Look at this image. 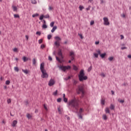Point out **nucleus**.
<instances>
[{"instance_id": "9d476101", "label": "nucleus", "mask_w": 131, "mask_h": 131, "mask_svg": "<svg viewBox=\"0 0 131 131\" xmlns=\"http://www.w3.org/2000/svg\"><path fill=\"white\" fill-rule=\"evenodd\" d=\"M17 120H13V121L12 123V126L14 127L17 124Z\"/></svg>"}, {"instance_id": "de8ad7c7", "label": "nucleus", "mask_w": 131, "mask_h": 131, "mask_svg": "<svg viewBox=\"0 0 131 131\" xmlns=\"http://www.w3.org/2000/svg\"><path fill=\"white\" fill-rule=\"evenodd\" d=\"M10 83V80H6V84L9 85Z\"/></svg>"}, {"instance_id": "58836bf2", "label": "nucleus", "mask_w": 131, "mask_h": 131, "mask_svg": "<svg viewBox=\"0 0 131 131\" xmlns=\"http://www.w3.org/2000/svg\"><path fill=\"white\" fill-rule=\"evenodd\" d=\"M36 34L40 36L41 35V32L40 31H37V32L36 33Z\"/></svg>"}, {"instance_id": "7ed1b4c3", "label": "nucleus", "mask_w": 131, "mask_h": 131, "mask_svg": "<svg viewBox=\"0 0 131 131\" xmlns=\"http://www.w3.org/2000/svg\"><path fill=\"white\" fill-rule=\"evenodd\" d=\"M76 92L77 94H81L82 97L84 96L85 91L84 85H78L77 89H76Z\"/></svg>"}, {"instance_id": "8fccbe9b", "label": "nucleus", "mask_w": 131, "mask_h": 131, "mask_svg": "<svg viewBox=\"0 0 131 131\" xmlns=\"http://www.w3.org/2000/svg\"><path fill=\"white\" fill-rule=\"evenodd\" d=\"M69 79H71V76H68V77L64 78L65 80H69Z\"/></svg>"}, {"instance_id": "f704fd0d", "label": "nucleus", "mask_w": 131, "mask_h": 131, "mask_svg": "<svg viewBox=\"0 0 131 131\" xmlns=\"http://www.w3.org/2000/svg\"><path fill=\"white\" fill-rule=\"evenodd\" d=\"M108 60H109V61H113V60H114V57H110L108 58Z\"/></svg>"}, {"instance_id": "f257e3e1", "label": "nucleus", "mask_w": 131, "mask_h": 131, "mask_svg": "<svg viewBox=\"0 0 131 131\" xmlns=\"http://www.w3.org/2000/svg\"><path fill=\"white\" fill-rule=\"evenodd\" d=\"M68 107L71 111L78 112L79 104L78 100L76 98L70 100L68 102Z\"/></svg>"}, {"instance_id": "0e129e2a", "label": "nucleus", "mask_w": 131, "mask_h": 131, "mask_svg": "<svg viewBox=\"0 0 131 131\" xmlns=\"http://www.w3.org/2000/svg\"><path fill=\"white\" fill-rule=\"evenodd\" d=\"M52 10H53V7H52V6H49V11H52Z\"/></svg>"}, {"instance_id": "cd10ccee", "label": "nucleus", "mask_w": 131, "mask_h": 131, "mask_svg": "<svg viewBox=\"0 0 131 131\" xmlns=\"http://www.w3.org/2000/svg\"><path fill=\"white\" fill-rule=\"evenodd\" d=\"M43 18H45V15H43V14H41L40 16L39 20H43Z\"/></svg>"}, {"instance_id": "20e7f679", "label": "nucleus", "mask_w": 131, "mask_h": 131, "mask_svg": "<svg viewBox=\"0 0 131 131\" xmlns=\"http://www.w3.org/2000/svg\"><path fill=\"white\" fill-rule=\"evenodd\" d=\"M54 38L56 40L54 42V45L57 47H60V41H61V38L59 36H55Z\"/></svg>"}, {"instance_id": "13d9d810", "label": "nucleus", "mask_w": 131, "mask_h": 131, "mask_svg": "<svg viewBox=\"0 0 131 131\" xmlns=\"http://www.w3.org/2000/svg\"><path fill=\"white\" fill-rule=\"evenodd\" d=\"M56 60L57 61H58V62H61V61H60L59 58H58V57L56 56Z\"/></svg>"}, {"instance_id": "f3484780", "label": "nucleus", "mask_w": 131, "mask_h": 131, "mask_svg": "<svg viewBox=\"0 0 131 131\" xmlns=\"http://www.w3.org/2000/svg\"><path fill=\"white\" fill-rule=\"evenodd\" d=\"M102 118H103V119H104V120H107V115H106V114H103V115L102 116Z\"/></svg>"}, {"instance_id": "473e14b6", "label": "nucleus", "mask_w": 131, "mask_h": 131, "mask_svg": "<svg viewBox=\"0 0 131 131\" xmlns=\"http://www.w3.org/2000/svg\"><path fill=\"white\" fill-rule=\"evenodd\" d=\"M54 25V21H51V23H50V27H53Z\"/></svg>"}, {"instance_id": "680f3d73", "label": "nucleus", "mask_w": 131, "mask_h": 131, "mask_svg": "<svg viewBox=\"0 0 131 131\" xmlns=\"http://www.w3.org/2000/svg\"><path fill=\"white\" fill-rule=\"evenodd\" d=\"M42 39H39V40H38V43H39V44L42 43Z\"/></svg>"}, {"instance_id": "052dcab7", "label": "nucleus", "mask_w": 131, "mask_h": 131, "mask_svg": "<svg viewBox=\"0 0 131 131\" xmlns=\"http://www.w3.org/2000/svg\"><path fill=\"white\" fill-rule=\"evenodd\" d=\"M91 8V6L89 5V7H87L86 8V11H90Z\"/></svg>"}, {"instance_id": "f8f14e48", "label": "nucleus", "mask_w": 131, "mask_h": 131, "mask_svg": "<svg viewBox=\"0 0 131 131\" xmlns=\"http://www.w3.org/2000/svg\"><path fill=\"white\" fill-rule=\"evenodd\" d=\"M57 29V26L53 27V28H52V29L51 30V32L52 33H53L54 32H55V30H56Z\"/></svg>"}, {"instance_id": "3c124183", "label": "nucleus", "mask_w": 131, "mask_h": 131, "mask_svg": "<svg viewBox=\"0 0 131 131\" xmlns=\"http://www.w3.org/2000/svg\"><path fill=\"white\" fill-rule=\"evenodd\" d=\"M44 18H50L49 14H46V15H44Z\"/></svg>"}, {"instance_id": "412c9836", "label": "nucleus", "mask_w": 131, "mask_h": 131, "mask_svg": "<svg viewBox=\"0 0 131 131\" xmlns=\"http://www.w3.org/2000/svg\"><path fill=\"white\" fill-rule=\"evenodd\" d=\"M78 116L79 118H81V119H83V116L80 113V112H79L78 113Z\"/></svg>"}, {"instance_id": "37998d69", "label": "nucleus", "mask_w": 131, "mask_h": 131, "mask_svg": "<svg viewBox=\"0 0 131 131\" xmlns=\"http://www.w3.org/2000/svg\"><path fill=\"white\" fill-rule=\"evenodd\" d=\"M14 70H15V71H16L17 72H18V71H19V69H18V67H14Z\"/></svg>"}, {"instance_id": "4be33fe9", "label": "nucleus", "mask_w": 131, "mask_h": 131, "mask_svg": "<svg viewBox=\"0 0 131 131\" xmlns=\"http://www.w3.org/2000/svg\"><path fill=\"white\" fill-rule=\"evenodd\" d=\"M22 71H23V72H24V73H25L26 74H28V73H29V71L27 70H25L23 69Z\"/></svg>"}, {"instance_id": "9b49d317", "label": "nucleus", "mask_w": 131, "mask_h": 131, "mask_svg": "<svg viewBox=\"0 0 131 131\" xmlns=\"http://www.w3.org/2000/svg\"><path fill=\"white\" fill-rule=\"evenodd\" d=\"M58 113H59V114H61L62 113V110H61V107L60 106H59L57 108Z\"/></svg>"}, {"instance_id": "2eb2a0df", "label": "nucleus", "mask_w": 131, "mask_h": 131, "mask_svg": "<svg viewBox=\"0 0 131 131\" xmlns=\"http://www.w3.org/2000/svg\"><path fill=\"white\" fill-rule=\"evenodd\" d=\"M106 55V53H104V54H101L100 57L101 58H102V59H103L104 58H105Z\"/></svg>"}, {"instance_id": "338daca9", "label": "nucleus", "mask_w": 131, "mask_h": 131, "mask_svg": "<svg viewBox=\"0 0 131 131\" xmlns=\"http://www.w3.org/2000/svg\"><path fill=\"white\" fill-rule=\"evenodd\" d=\"M25 104L26 105V106H28V105L29 104V102H28V101H25Z\"/></svg>"}, {"instance_id": "4d7b16f0", "label": "nucleus", "mask_w": 131, "mask_h": 131, "mask_svg": "<svg viewBox=\"0 0 131 131\" xmlns=\"http://www.w3.org/2000/svg\"><path fill=\"white\" fill-rule=\"evenodd\" d=\"M48 59H49V61H52V58L50 56H49L48 57Z\"/></svg>"}, {"instance_id": "5701e85b", "label": "nucleus", "mask_w": 131, "mask_h": 131, "mask_svg": "<svg viewBox=\"0 0 131 131\" xmlns=\"http://www.w3.org/2000/svg\"><path fill=\"white\" fill-rule=\"evenodd\" d=\"M48 26L46 25V23H45V24H43L42 28H43L44 29H46L47 28Z\"/></svg>"}, {"instance_id": "69168bd1", "label": "nucleus", "mask_w": 131, "mask_h": 131, "mask_svg": "<svg viewBox=\"0 0 131 131\" xmlns=\"http://www.w3.org/2000/svg\"><path fill=\"white\" fill-rule=\"evenodd\" d=\"M17 49L16 48H15V49H13V52H17Z\"/></svg>"}, {"instance_id": "864d4df0", "label": "nucleus", "mask_w": 131, "mask_h": 131, "mask_svg": "<svg viewBox=\"0 0 131 131\" xmlns=\"http://www.w3.org/2000/svg\"><path fill=\"white\" fill-rule=\"evenodd\" d=\"M101 76H102V77H105L106 76L105 74L104 73H101L100 74Z\"/></svg>"}, {"instance_id": "aec40b11", "label": "nucleus", "mask_w": 131, "mask_h": 131, "mask_svg": "<svg viewBox=\"0 0 131 131\" xmlns=\"http://www.w3.org/2000/svg\"><path fill=\"white\" fill-rule=\"evenodd\" d=\"M23 60L24 62H26L27 61H28L29 58H26V57H23Z\"/></svg>"}, {"instance_id": "09e8293b", "label": "nucleus", "mask_w": 131, "mask_h": 131, "mask_svg": "<svg viewBox=\"0 0 131 131\" xmlns=\"http://www.w3.org/2000/svg\"><path fill=\"white\" fill-rule=\"evenodd\" d=\"M68 101V99L67 98H66V97H64V102H65V103H67Z\"/></svg>"}, {"instance_id": "6e6d98bb", "label": "nucleus", "mask_w": 131, "mask_h": 131, "mask_svg": "<svg viewBox=\"0 0 131 131\" xmlns=\"http://www.w3.org/2000/svg\"><path fill=\"white\" fill-rule=\"evenodd\" d=\"M118 101L120 103H124V100H118Z\"/></svg>"}, {"instance_id": "49530a36", "label": "nucleus", "mask_w": 131, "mask_h": 131, "mask_svg": "<svg viewBox=\"0 0 131 131\" xmlns=\"http://www.w3.org/2000/svg\"><path fill=\"white\" fill-rule=\"evenodd\" d=\"M43 106H44L45 110H46V111H48V107L46 106V105L45 104H44Z\"/></svg>"}, {"instance_id": "72a5a7b5", "label": "nucleus", "mask_w": 131, "mask_h": 131, "mask_svg": "<svg viewBox=\"0 0 131 131\" xmlns=\"http://www.w3.org/2000/svg\"><path fill=\"white\" fill-rule=\"evenodd\" d=\"M110 109H111V110H113L114 109V106L113 104H111L110 106Z\"/></svg>"}, {"instance_id": "b1692460", "label": "nucleus", "mask_w": 131, "mask_h": 131, "mask_svg": "<svg viewBox=\"0 0 131 131\" xmlns=\"http://www.w3.org/2000/svg\"><path fill=\"white\" fill-rule=\"evenodd\" d=\"M39 16V13H34V14H32L33 18H35V17H38Z\"/></svg>"}, {"instance_id": "ea45409f", "label": "nucleus", "mask_w": 131, "mask_h": 131, "mask_svg": "<svg viewBox=\"0 0 131 131\" xmlns=\"http://www.w3.org/2000/svg\"><path fill=\"white\" fill-rule=\"evenodd\" d=\"M14 18H19V14H14Z\"/></svg>"}, {"instance_id": "bf43d9fd", "label": "nucleus", "mask_w": 131, "mask_h": 131, "mask_svg": "<svg viewBox=\"0 0 131 131\" xmlns=\"http://www.w3.org/2000/svg\"><path fill=\"white\" fill-rule=\"evenodd\" d=\"M121 17H122V18H125V13H122V14H121Z\"/></svg>"}, {"instance_id": "f03ea898", "label": "nucleus", "mask_w": 131, "mask_h": 131, "mask_svg": "<svg viewBox=\"0 0 131 131\" xmlns=\"http://www.w3.org/2000/svg\"><path fill=\"white\" fill-rule=\"evenodd\" d=\"M78 78L79 81H83V80H86L88 78V76L85 75L84 71L83 69H81L78 75Z\"/></svg>"}, {"instance_id": "bb28decb", "label": "nucleus", "mask_w": 131, "mask_h": 131, "mask_svg": "<svg viewBox=\"0 0 131 131\" xmlns=\"http://www.w3.org/2000/svg\"><path fill=\"white\" fill-rule=\"evenodd\" d=\"M101 103L102 105H105V100L104 99H101Z\"/></svg>"}, {"instance_id": "ddd939ff", "label": "nucleus", "mask_w": 131, "mask_h": 131, "mask_svg": "<svg viewBox=\"0 0 131 131\" xmlns=\"http://www.w3.org/2000/svg\"><path fill=\"white\" fill-rule=\"evenodd\" d=\"M58 55L60 57H62V50H59V51H58Z\"/></svg>"}, {"instance_id": "1a4fd4ad", "label": "nucleus", "mask_w": 131, "mask_h": 131, "mask_svg": "<svg viewBox=\"0 0 131 131\" xmlns=\"http://www.w3.org/2000/svg\"><path fill=\"white\" fill-rule=\"evenodd\" d=\"M44 68H45V63L43 62L41 63L40 70H41V72L42 73L41 75H43Z\"/></svg>"}, {"instance_id": "5fc2aeb1", "label": "nucleus", "mask_w": 131, "mask_h": 131, "mask_svg": "<svg viewBox=\"0 0 131 131\" xmlns=\"http://www.w3.org/2000/svg\"><path fill=\"white\" fill-rule=\"evenodd\" d=\"M45 47V45H41V49H44Z\"/></svg>"}, {"instance_id": "c03bdc74", "label": "nucleus", "mask_w": 131, "mask_h": 131, "mask_svg": "<svg viewBox=\"0 0 131 131\" xmlns=\"http://www.w3.org/2000/svg\"><path fill=\"white\" fill-rule=\"evenodd\" d=\"M27 116L28 118H29V119L31 118V117H32V115H31V114H28Z\"/></svg>"}, {"instance_id": "e433bc0d", "label": "nucleus", "mask_w": 131, "mask_h": 131, "mask_svg": "<svg viewBox=\"0 0 131 131\" xmlns=\"http://www.w3.org/2000/svg\"><path fill=\"white\" fill-rule=\"evenodd\" d=\"M83 112V110L82 108H80V110H79V113L81 115H82V113Z\"/></svg>"}, {"instance_id": "7c9ffc66", "label": "nucleus", "mask_w": 131, "mask_h": 131, "mask_svg": "<svg viewBox=\"0 0 131 131\" xmlns=\"http://www.w3.org/2000/svg\"><path fill=\"white\" fill-rule=\"evenodd\" d=\"M36 63H37V61H36V59H33V65H36Z\"/></svg>"}, {"instance_id": "a18cd8bd", "label": "nucleus", "mask_w": 131, "mask_h": 131, "mask_svg": "<svg viewBox=\"0 0 131 131\" xmlns=\"http://www.w3.org/2000/svg\"><path fill=\"white\" fill-rule=\"evenodd\" d=\"M78 83V81L77 80H75V79H74L73 80V84L76 85Z\"/></svg>"}, {"instance_id": "4c0bfd02", "label": "nucleus", "mask_w": 131, "mask_h": 131, "mask_svg": "<svg viewBox=\"0 0 131 131\" xmlns=\"http://www.w3.org/2000/svg\"><path fill=\"white\" fill-rule=\"evenodd\" d=\"M52 38V35L51 34H49L47 36L48 39L50 40Z\"/></svg>"}, {"instance_id": "e2e57ef3", "label": "nucleus", "mask_w": 131, "mask_h": 131, "mask_svg": "<svg viewBox=\"0 0 131 131\" xmlns=\"http://www.w3.org/2000/svg\"><path fill=\"white\" fill-rule=\"evenodd\" d=\"M74 57H75V56H72L71 57V61H73V60H74Z\"/></svg>"}, {"instance_id": "423d86ee", "label": "nucleus", "mask_w": 131, "mask_h": 131, "mask_svg": "<svg viewBox=\"0 0 131 131\" xmlns=\"http://www.w3.org/2000/svg\"><path fill=\"white\" fill-rule=\"evenodd\" d=\"M41 77H42V78H48V77H49V75L48 73H47V71L46 69H45V68L43 70L42 75H41Z\"/></svg>"}, {"instance_id": "dca6fc26", "label": "nucleus", "mask_w": 131, "mask_h": 131, "mask_svg": "<svg viewBox=\"0 0 131 131\" xmlns=\"http://www.w3.org/2000/svg\"><path fill=\"white\" fill-rule=\"evenodd\" d=\"M73 56H75L74 52H73V51L70 52V57H72Z\"/></svg>"}, {"instance_id": "c756f323", "label": "nucleus", "mask_w": 131, "mask_h": 131, "mask_svg": "<svg viewBox=\"0 0 131 131\" xmlns=\"http://www.w3.org/2000/svg\"><path fill=\"white\" fill-rule=\"evenodd\" d=\"M98 55H100V57H101V50H98L97 51H96Z\"/></svg>"}, {"instance_id": "c85d7f7f", "label": "nucleus", "mask_w": 131, "mask_h": 131, "mask_svg": "<svg viewBox=\"0 0 131 131\" xmlns=\"http://www.w3.org/2000/svg\"><path fill=\"white\" fill-rule=\"evenodd\" d=\"M93 55L95 58H98L99 57L98 54H97V53H94Z\"/></svg>"}, {"instance_id": "2f4dec72", "label": "nucleus", "mask_w": 131, "mask_h": 131, "mask_svg": "<svg viewBox=\"0 0 131 131\" xmlns=\"http://www.w3.org/2000/svg\"><path fill=\"white\" fill-rule=\"evenodd\" d=\"M57 93H58V91H57V90H56V91H55V92H54L53 93V95L54 96H57Z\"/></svg>"}, {"instance_id": "a19ab883", "label": "nucleus", "mask_w": 131, "mask_h": 131, "mask_svg": "<svg viewBox=\"0 0 131 131\" xmlns=\"http://www.w3.org/2000/svg\"><path fill=\"white\" fill-rule=\"evenodd\" d=\"M92 69V66H90V67H89V68H88V71L89 72H90V71H91Z\"/></svg>"}, {"instance_id": "393cba45", "label": "nucleus", "mask_w": 131, "mask_h": 131, "mask_svg": "<svg viewBox=\"0 0 131 131\" xmlns=\"http://www.w3.org/2000/svg\"><path fill=\"white\" fill-rule=\"evenodd\" d=\"M79 9L80 11H82V10H83V9H84V6H81V5H79Z\"/></svg>"}, {"instance_id": "603ef678", "label": "nucleus", "mask_w": 131, "mask_h": 131, "mask_svg": "<svg viewBox=\"0 0 131 131\" xmlns=\"http://www.w3.org/2000/svg\"><path fill=\"white\" fill-rule=\"evenodd\" d=\"M11 99H8V100H7L8 104H10L11 103Z\"/></svg>"}, {"instance_id": "a878e982", "label": "nucleus", "mask_w": 131, "mask_h": 131, "mask_svg": "<svg viewBox=\"0 0 131 131\" xmlns=\"http://www.w3.org/2000/svg\"><path fill=\"white\" fill-rule=\"evenodd\" d=\"M73 69L75 71H77L78 70V67H77V66H76L75 65H74L73 66Z\"/></svg>"}, {"instance_id": "c9c22d12", "label": "nucleus", "mask_w": 131, "mask_h": 131, "mask_svg": "<svg viewBox=\"0 0 131 131\" xmlns=\"http://www.w3.org/2000/svg\"><path fill=\"white\" fill-rule=\"evenodd\" d=\"M61 98H58V99H57V101L58 102V103H60L61 102Z\"/></svg>"}, {"instance_id": "774afa93", "label": "nucleus", "mask_w": 131, "mask_h": 131, "mask_svg": "<svg viewBox=\"0 0 131 131\" xmlns=\"http://www.w3.org/2000/svg\"><path fill=\"white\" fill-rule=\"evenodd\" d=\"M26 39H27V40H28V39H29L28 35H26Z\"/></svg>"}, {"instance_id": "4468645a", "label": "nucleus", "mask_w": 131, "mask_h": 131, "mask_svg": "<svg viewBox=\"0 0 131 131\" xmlns=\"http://www.w3.org/2000/svg\"><path fill=\"white\" fill-rule=\"evenodd\" d=\"M12 9L14 12H16L17 11V6H15V5H12Z\"/></svg>"}, {"instance_id": "6ab92c4d", "label": "nucleus", "mask_w": 131, "mask_h": 131, "mask_svg": "<svg viewBox=\"0 0 131 131\" xmlns=\"http://www.w3.org/2000/svg\"><path fill=\"white\" fill-rule=\"evenodd\" d=\"M31 4H33V5H36L37 1L36 0H31Z\"/></svg>"}, {"instance_id": "0eeeda50", "label": "nucleus", "mask_w": 131, "mask_h": 131, "mask_svg": "<svg viewBox=\"0 0 131 131\" xmlns=\"http://www.w3.org/2000/svg\"><path fill=\"white\" fill-rule=\"evenodd\" d=\"M103 21H104V25L107 26L108 25H110V23L109 21V19L108 17H103Z\"/></svg>"}, {"instance_id": "39448f33", "label": "nucleus", "mask_w": 131, "mask_h": 131, "mask_svg": "<svg viewBox=\"0 0 131 131\" xmlns=\"http://www.w3.org/2000/svg\"><path fill=\"white\" fill-rule=\"evenodd\" d=\"M58 68L62 70V71H66V70H68L69 69H71V66H58Z\"/></svg>"}, {"instance_id": "6e6552de", "label": "nucleus", "mask_w": 131, "mask_h": 131, "mask_svg": "<svg viewBox=\"0 0 131 131\" xmlns=\"http://www.w3.org/2000/svg\"><path fill=\"white\" fill-rule=\"evenodd\" d=\"M55 81L54 79H53L52 78H51V79L49 80V82L48 83V85H49V86H52L53 85H54V84H55Z\"/></svg>"}, {"instance_id": "79ce46f5", "label": "nucleus", "mask_w": 131, "mask_h": 131, "mask_svg": "<svg viewBox=\"0 0 131 131\" xmlns=\"http://www.w3.org/2000/svg\"><path fill=\"white\" fill-rule=\"evenodd\" d=\"M94 23H95L94 20H91L90 22V25L91 26L94 25Z\"/></svg>"}, {"instance_id": "a211bd4d", "label": "nucleus", "mask_w": 131, "mask_h": 131, "mask_svg": "<svg viewBox=\"0 0 131 131\" xmlns=\"http://www.w3.org/2000/svg\"><path fill=\"white\" fill-rule=\"evenodd\" d=\"M105 113H109V114H110V109H109L108 107L105 108Z\"/></svg>"}]
</instances>
